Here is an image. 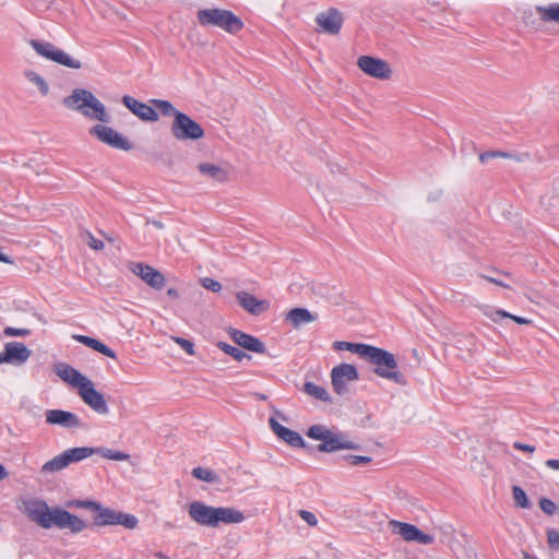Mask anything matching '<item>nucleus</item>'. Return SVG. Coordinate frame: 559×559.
Masks as SVG:
<instances>
[{"instance_id": "20e7f679", "label": "nucleus", "mask_w": 559, "mask_h": 559, "mask_svg": "<svg viewBox=\"0 0 559 559\" xmlns=\"http://www.w3.org/2000/svg\"><path fill=\"white\" fill-rule=\"evenodd\" d=\"M372 366V371L380 378L392 381L399 385H406V377L399 370L395 356L380 347L372 346L365 359Z\"/></svg>"}, {"instance_id": "5701e85b", "label": "nucleus", "mask_w": 559, "mask_h": 559, "mask_svg": "<svg viewBox=\"0 0 559 559\" xmlns=\"http://www.w3.org/2000/svg\"><path fill=\"white\" fill-rule=\"evenodd\" d=\"M236 298L239 301L240 306L250 314L258 316L264 312L269 304L265 300H259L253 295L247 292H238L236 294Z\"/></svg>"}, {"instance_id": "58836bf2", "label": "nucleus", "mask_w": 559, "mask_h": 559, "mask_svg": "<svg viewBox=\"0 0 559 559\" xmlns=\"http://www.w3.org/2000/svg\"><path fill=\"white\" fill-rule=\"evenodd\" d=\"M68 506L87 509L95 513L97 512V510H100V503L92 500H74L70 502Z\"/></svg>"}, {"instance_id": "3c124183", "label": "nucleus", "mask_w": 559, "mask_h": 559, "mask_svg": "<svg viewBox=\"0 0 559 559\" xmlns=\"http://www.w3.org/2000/svg\"><path fill=\"white\" fill-rule=\"evenodd\" d=\"M513 447L516 450L525 451V452H528V453H533L535 451V447L534 445L522 443V442H514Z\"/></svg>"}, {"instance_id": "6e6552de", "label": "nucleus", "mask_w": 559, "mask_h": 559, "mask_svg": "<svg viewBox=\"0 0 559 559\" xmlns=\"http://www.w3.org/2000/svg\"><path fill=\"white\" fill-rule=\"evenodd\" d=\"M170 132L179 141H197L204 136L203 128L183 112L176 116L171 123Z\"/></svg>"}, {"instance_id": "a211bd4d", "label": "nucleus", "mask_w": 559, "mask_h": 559, "mask_svg": "<svg viewBox=\"0 0 559 559\" xmlns=\"http://www.w3.org/2000/svg\"><path fill=\"white\" fill-rule=\"evenodd\" d=\"M53 370L56 374L66 383L78 389V392L90 381L84 374L74 369L72 366L59 362L55 365Z\"/></svg>"}, {"instance_id": "37998d69", "label": "nucleus", "mask_w": 559, "mask_h": 559, "mask_svg": "<svg viewBox=\"0 0 559 559\" xmlns=\"http://www.w3.org/2000/svg\"><path fill=\"white\" fill-rule=\"evenodd\" d=\"M495 157H504V158H510L511 157V154L509 153H506V152H501V151H488V152H484L479 155V160L481 163H486L488 162L490 158H495Z\"/></svg>"}, {"instance_id": "e433bc0d", "label": "nucleus", "mask_w": 559, "mask_h": 559, "mask_svg": "<svg viewBox=\"0 0 559 559\" xmlns=\"http://www.w3.org/2000/svg\"><path fill=\"white\" fill-rule=\"evenodd\" d=\"M495 322L499 321L500 319L502 318H509V319H512L514 322L519 323V324H530L532 321L526 319V318H523V317H518V316H513L504 310H496L492 314L489 316Z\"/></svg>"}, {"instance_id": "b1692460", "label": "nucleus", "mask_w": 559, "mask_h": 559, "mask_svg": "<svg viewBox=\"0 0 559 559\" xmlns=\"http://www.w3.org/2000/svg\"><path fill=\"white\" fill-rule=\"evenodd\" d=\"M318 319L317 313H311L306 308H294L286 314V321L289 322L295 329L304 324L311 323Z\"/></svg>"}, {"instance_id": "dca6fc26", "label": "nucleus", "mask_w": 559, "mask_h": 559, "mask_svg": "<svg viewBox=\"0 0 559 559\" xmlns=\"http://www.w3.org/2000/svg\"><path fill=\"white\" fill-rule=\"evenodd\" d=\"M189 518L201 526L212 527L215 515V507L202 501H192L188 504Z\"/></svg>"}, {"instance_id": "423d86ee", "label": "nucleus", "mask_w": 559, "mask_h": 559, "mask_svg": "<svg viewBox=\"0 0 559 559\" xmlns=\"http://www.w3.org/2000/svg\"><path fill=\"white\" fill-rule=\"evenodd\" d=\"M198 21L202 26H215L230 34L243 27L242 21L231 11L218 8L199 10Z\"/></svg>"}, {"instance_id": "680f3d73", "label": "nucleus", "mask_w": 559, "mask_h": 559, "mask_svg": "<svg viewBox=\"0 0 559 559\" xmlns=\"http://www.w3.org/2000/svg\"><path fill=\"white\" fill-rule=\"evenodd\" d=\"M258 397H259L260 400H265V399H266V396H265L264 394H258Z\"/></svg>"}, {"instance_id": "4be33fe9", "label": "nucleus", "mask_w": 559, "mask_h": 559, "mask_svg": "<svg viewBox=\"0 0 559 559\" xmlns=\"http://www.w3.org/2000/svg\"><path fill=\"white\" fill-rule=\"evenodd\" d=\"M245 521V515L241 511L228 507H215V515L212 527H217L219 524H238Z\"/></svg>"}, {"instance_id": "ddd939ff", "label": "nucleus", "mask_w": 559, "mask_h": 559, "mask_svg": "<svg viewBox=\"0 0 559 559\" xmlns=\"http://www.w3.org/2000/svg\"><path fill=\"white\" fill-rule=\"evenodd\" d=\"M83 402L99 415H107L109 408L105 396L94 388V383L90 380L78 392Z\"/></svg>"}, {"instance_id": "f704fd0d", "label": "nucleus", "mask_w": 559, "mask_h": 559, "mask_svg": "<svg viewBox=\"0 0 559 559\" xmlns=\"http://www.w3.org/2000/svg\"><path fill=\"white\" fill-rule=\"evenodd\" d=\"M191 474L194 478L210 484L216 483L218 480L215 472L209 468H203L201 466L194 467Z\"/></svg>"}, {"instance_id": "7ed1b4c3", "label": "nucleus", "mask_w": 559, "mask_h": 559, "mask_svg": "<svg viewBox=\"0 0 559 559\" xmlns=\"http://www.w3.org/2000/svg\"><path fill=\"white\" fill-rule=\"evenodd\" d=\"M62 104L68 109L78 111L87 119L104 123L110 121V116L105 105L92 92L85 88H74L69 96L63 98Z\"/></svg>"}, {"instance_id": "ea45409f", "label": "nucleus", "mask_w": 559, "mask_h": 559, "mask_svg": "<svg viewBox=\"0 0 559 559\" xmlns=\"http://www.w3.org/2000/svg\"><path fill=\"white\" fill-rule=\"evenodd\" d=\"M372 345L362 344V343H352L348 352L357 354L360 358L366 359L368 356Z\"/></svg>"}, {"instance_id": "f3484780", "label": "nucleus", "mask_w": 559, "mask_h": 559, "mask_svg": "<svg viewBox=\"0 0 559 559\" xmlns=\"http://www.w3.org/2000/svg\"><path fill=\"white\" fill-rule=\"evenodd\" d=\"M316 22L322 32L330 35H336L342 28L343 16L337 9L330 8L329 10L319 13L316 17Z\"/></svg>"}, {"instance_id": "1a4fd4ad", "label": "nucleus", "mask_w": 559, "mask_h": 559, "mask_svg": "<svg viewBox=\"0 0 559 559\" xmlns=\"http://www.w3.org/2000/svg\"><path fill=\"white\" fill-rule=\"evenodd\" d=\"M358 379V370L352 364H341L335 366L331 371V383L333 390L338 395L346 394L348 392L347 383L357 381Z\"/></svg>"}, {"instance_id": "4468645a", "label": "nucleus", "mask_w": 559, "mask_h": 559, "mask_svg": "<svg viewBox=\"0 0 559 559\" xmlns=\"http://www.w3.org/2000/svg\"><path fill=\"white\" fill-rule=\"evenodd\" d=\"M31 354L32 352L23 343L9 342L0 353V365H22L31 357Z\"/></svg>"}, {"instance_id": "0eeeda50", "label": "nucleus", "mask_w": 559, "mask_h": 559, "mask_svg": "<svg viewBox=\"0 0 559 559\" xmlns=\"http://www.w3.org/2000/svg\"><path fill=\"white\" fill-rule=\"evenodd\" d=\"M29 45L39 56L47 60L53 61L70 69L82 68V63L79 60L74 59L69 53L56 47L49 41L32 39Z\"/></svg>"}, {"instance_id": "c756f323", "label": "nucleus", "mask_w": 559, "mask_h": 559, "mask_svg": "<svg viewBox=\"0 0 559 559\" xmlns=\"http://www.w3.org/2000/svg\"><path fill=\"white\" fill-rule=\"evenodd\" d=\"M115 510L104 508L100 504V510H97L94 516V524L97 526L114 525Z\"/></svg>"}, {"instance_id": "bf43d9fd", "label": "nucleus", "mask_w": 559, "mask_h": 559, "mask_svg": "<svg viewBox=\"0 0 559 559\" xmlns=\"http://www.w3.org/2000/svg\"><path fill=\"white\" fill-rule=\"evenodd\" d=\"M523 559H537L535 556L528 554L527 551H522Z\"/></svg>"}, {"instance_id": "603ef678", "label": "nucleus", "mask_w": 559, "mask_h": 559, "mask_svg": "<svg viewBox=\"0 0 559 559\" xmlns=\"http://www.w3.org/2000/svg\"><path fill=\"white\" fill-rule=\"evenodd\" d=\"M350 345H352V342L336 341L333 343V348L336 350H348Z\"/></svg>"}, {"instance_id": "c03bdc74", "label": "nucleus", "mask_w": 559, "mask_h": 559, "mask_svg": "<svg viewBox=\"0 0 559 559\" xmlns=\"http://www.w3.org/2000/svg\"><path fill=\"white\" fill-rule=\"evenodd\" d=\"M201 285L213 293H218L222 289V284L214 278L204 277L201 280Z\"/></svg>"}, {"instance_id": "cd10ccee", "label": "nucleus", "mask_w": 559, "mask_h": 559, "mask_svg": "<svg viewBox=\"0 0 559 559\" xmlns=\"http://www.w3.org/2000/svg\"><path fill=\"white\" fill-rule=\"evenodd\" d=\"M304 392L319 401L326 403L331 402V396L325 390V388L313 382H306L304 384Z\"/></svg>"}, {"instance_id": "9b49d317", "label": "nucleus", "mask_w": 559, "mask_h": 559, "mask_svg": "<svg viewBox=\"0 0 559 559\" xmlns=\"http://www.w3.org/2000/svg\"><path fill=\"white\" fill-rule=\"evenodd\" d=\"M357 66L364 73L378 80H389L392 76L389 62L377 57L360 56Z\"/></svg>"}, {"instance_id": "c85d7f7f", "label": "nucleus", "mask_w": 559, "mask_h": 559, "mask_svg": "<svg viewBox=\"0 0 559 559\" xmlns=\"http://www.w3.org/2000/svg\"><path fill=\"white\" fill-rule=\"evenodd\" d=\"M542 21L559 23V3H552L548 7H537Z\"/></svg>"}, {"instance_id": "c9c22d12", "label": "nucleus", "mask_w": 559, "mask_h": 559, "mask_svg": "<svg viewBox=\"0 0 559 559\" xmlns=\"http://www.w3.org/2000/svg\"><path fill=\"white\" fill-rule=\"evenodd\" d=\"M512 495H513V500H514V503L516 507L522 508V509L531 508V501L527 498L525 491L521 487L513 486Z\"/></svg>"}, {"instance_id": "13d9d810", "label": "nucleus", "mask_w": 559, "mask_h": 559, "mask_svg": "<svg viewBox=\"0 0 559 559\" xmlns=\"http://www.w3.org/2000/svg\"><path fill=\"white\" fill-rule=\"evenodd\" d=\"M155 557H156L157 559H170L168 556H166L165 554H163V552H160V551H157V552L155 554Z\"/></svg>"}, {"instance_id": "4d7b16f0", "label": "nucleus", "mask_w": 559, "mask_h": 559, "mask_svg": "<svg viewBox=\"0 0 559 559\" xmlns=\"http://www.w3.org/2000/svg\"><path fill=\"white\" fill-rule=\"evenodd\" d=\"M8 475L9 474H8L7 469H5V467L2 464H0V480L7 478Z\"/></svg>"}, {"instance_id": "473e14b6", "label": "nucleus", "mask_w": 559, "mask_h": 559, "mask_svg": "<svg viewBox=\"0 0 559 559\" xmlns=\"http://www.w3.org/2000/svg\"><path fill=\"white\" fill-rule=\"evenodd\" d=\"M217 347L239 362L242 361L243 359H251V357L248 354H246L238 347L227 344L225 342H218Z\"/></svg>"}, {"instance_id": "2f4dec72", "label": "nucleus", "mask_w": 559, "mask_h": 559, "mask_svg": "<svg viewBox=\"0 0 559 559\" xmlns=\"http://www.w3.org/2000/svg\"><path fill=\"white\" fill-rule=\"evenodd\" d=\"M139 521L134 515L115 510L114 525H121L126 528L133 530L136 527Z\"/></svg>"}, {"instance_id": "9d476101", "label": "nucleus", "mask_w": 559, "mask_h": 559, "mask_svg": "<svg viewBox=\"0 0 559 559\" xmlns=\"http://www.w3.org/2000/svg\"><path fill=\"white\" fill-rule=\"evenodd\" d=\"M90 134L96 136L100 142L121 151L132 150V143L119 132L105 124H95L90 129Z\"/></svg>"}, {"instance_id": "2eb2a0df", "label": "nucleus", "mask_w": 559, "mask_h": 559, "mask_svg": "<svg viewBox=\"0 0 559 559\" xmlns=\"http://www.w3.org/2000/svg\"><path fill=\"white\" fill-rule=\"evenodd\" d=\"M130 270L152 288L162 289L166 283L165 276L147 264L134 262L131 263Z\"/></svg>"}, {"instance_id": "a878e982", "label": "nucleus", "mask_w": 559, "mask_h": 559, "mask_svg": "<svg viewBox=\"0 0 559 559\" xmlns=\"http://www.w3.org/2000/svg\"><path fill=\"white\" fill-rule=\"evenodd\" d=\"M389 527L391 528L392 533L403 537V539L406 542H415L419 532V528H417L415 525L396 520H391L389 522Z\"/></svg>"}, {"instance_id": "052dcab7", "label": "nucleus", "mask_w": 559, "mask_h": 559, "mask_svg": "<svg viewBox=\"0 0 559 559\" xmlns=\"http://www.w3.org/2000/svg\"><path fill=\"white\" fill-rule=\"evenodd\" d=\"M152 224L158 228V229H163L164 228V224L159 221H153Z\"/></svg>"}, {"instance_id": "6ab92c4d", "label": "nucleus", "mask_w": 559, "mask_h": 559, "mask_svg": "<svg viewBox=\"0 0 559 559\" xmlns=\"http://www.w3.org/2000/svg\"><path fill=\"white\" fill-rule=\"evenodd\" d=\"M122 104L139 119L147 122H155L158 120L156 110L145 103H142L131 96H123Z\"/></svg>"}, {"instance_id": "f257e3e1", "label": "nucleus", "mask_w": 559, "mask_h": 559, "mask_svg": "<svg viewBox=\"0 0 559 559\" xmlns=\"http://www.w3.org/2000/svg\"><path fill=\"white\" fill-rule=\"evenodd\" d=\"M23 504L27 518L43 528L56 526L60 530L69 528L72 533H80L87 527L86 522L79 516L59 508L51 510L41 499H28Z\"/></svg>"}, {"instance_id": "49530a36", "label": "nucleus", "mask_w": 559, "mask_h": 559, "mask_svg": "<svg viewBox=\"0 0 559 559\" xmlns=\"http://www.w3.org/2000/svg\"><path fill=\"white\" fill-rule=\"evenodd\" d=\"M547 542L550 548H559V531L556 528H549L547 531Z\"/></svg>"}, {"instance_id": "4c0bfd02", "label": "nucleus", "mask_w": 559, "mask_h": 559, "mask_svg": "<svg viewBox=\"0 0 559 559\" xmlns=\"http://www.w3.org/2000/svg\"><path fill=\"white\" fill-rule=\"evenodd\" d=\"M538 504L542 511L547 515H555L559 512V506L551 499L543 497L539 499Z\"/></svg>"}, {"instance_id": "5fc2aeb1", "label": "nucleus", "mask_w": 559, "mask_h": 559, "mask_svg": "<svg viewBox=\"0 0 559 559\" xmlns=\"http://www.w3.org/2000/svg\"><path fill=\"white\" fill-rule=\"evenodd\" d=\"M484 278L487 280L490 283L496 284V285H499V286H502V287H506V288L508 287V285H506L504 283H502V282H500V281H498L496 278H492V277H489V276H484Z\"/></svg>"}, {"instance_id": "7c9ffc66", "label": "nucleus", "mask_w": 559, "mask_h": 559, "mask_svg": "<svg viewBox=\"0 0 559 559\" xmlns=\"http://www.w3.org/2000/svg\"><path fill=\"white\" fill-rule=\"evenodd\" d=\"M25 78L37 86L38 91L43 96H46L49 93V86L46 80L39 75L37 72L33 70H26L24 72Z\"/></svg>"}, {"instance_id": "72a5a7b5", "label": "nucleus", "mask_w": 559, "mask_h": 559, "mask_svg": "<svg viewBox=\"0 0 559 559\" xmlns=\"http://www.w3.org/2000/svg\"><path fill=\"white\" fill-rule=\"evenodd\" d=\"M151 103L159 110L164 117L173 116L176 119L178 114L181 111L177 110L169 100L164 99H151Z\"/></svg>"}, {"instance_id": "864d4df0", "label": "nucleus", "mask_w": 559, "mask_h": 559, "mask_svg": "<svg viewBox=\"0 0 559 559\" xmlns=\"http://www.w3.org/2000/svg\"><path fill=\"white\" fill-rule=\"evenodd\" d=\"M546 466L552 469H559V460L550 459L545 462Z\"/></svg>"}, {"instance_id": "aec40b11", "label": "nucleus", "mask_w": 559, "mask_h": 559, "mask_svg": "<svg viewBox=\"0 0 559 559\" xmlns=\"http://www.w3.org/2000/svg\"><path fill=\"white\" fill-rule=\"evenodd\" d=\"M229 336L238 346L243 349L257 354H264L266 352L264 343L253 335L247 334L236 329H230Z\"/></svg>"}, {"instance_id": "bb28decb", "label": "nucleus", "mask_w": 559, "mask_h": 559, "mask_svg": "<svg viewBox=\"0 0 559 559\" xmlns=\"http://www.w3.org/2000/svg\"><path fill=\"white\" fill-rule=\"evenodd\" d=\"M73 338L75 341H78L79 343L103 354L106 357H109L112 359L117 358L116 353L111 348H109L107 345H105L104 343H102L100 341H98L96 338H93V337H90L86 335H80V334L73 335Z\"/></svg>"}, {"instance_id": "39448f33", "label": "nucleus", "mask_w": 559, "mask_h": 559, "mask_svg": "<svg viewBox=\"0 0 559 559\" xmlns=\"http://www.w3.org/2000/svg\"><path fill=\"white\" fill-rule=\"evenodd\" d=\"M306 436L312 440L322 441L318 444L320 452H336L340 450H358L359 445L344 437L341 432H334L323 425H312L306 431Z\"/></svg>"}, {"instance_id": "de8ad7c7", "label": "nucleus", "mask_w": 559, "mask_h": 559, "mask_svg": "<svg viewBox=\"0 0 559 559\" xmlns=\"http://www.w3.org/2000/svg\"><path fill=\"white\" fill-rule=\"evenodd\" d=\"M84 236L86 238L87 245L94 250H102L104 248V242L102 240L96 239L90 231H85Z\"/></svg>"}, {"instance_id": "393cba45", "label": "nucleus", "mask_w": 559, "mask_h": 559, "mask_svg": "<svg viewBox=\"0 0 559 559\" xmlns=\"http://www.w3.org/2000/svg\"><path fill=\"white\" fill-rule=\"evenodd\" d=\"M198 170L201 173V175L217 182H225L228 180V170L225 167L216 164L201 163L198 165Z\"/></svg>"}, {"instance_id": "f8f14e48", "label": "nucleus", "mask_w": 559, "mask_h": 559, "mask_svg": "<svg viewBox=\"0 0 559 559\" xmlns=\"http://www.w3.org/2000/svg\"><path fill=\"white\" fill-rule=\"evenodd\" d=\"M46 423L64 429H86L87 426L74 413L63 409H48L45 413Z\"/></svg>"}, {"instance_id": "6e6d98bb", "label": "nucleus", "mask_w": 559, "mask_h": 559, "mask_svg": "<svg viewBox=\"0 0 559 559\" xmlns=\"http://www.w3.org/2000/svg\"><path fill=\"white\" fill-rule=\"evenodd\" d=\"M167 295L171 298V299H177L179 297V294L177 292V289L175 288H168L167 289Z\"/></svg>"}, {"instance_id": "09e8293b", "label": "nucleus", "mask_w": 559, "mask_h": 559, "mask_svg": "<svg viewBox=\"0 0 559 559\" xmlns=\"http://www.w3.org/2000/svg\"><path fill=\"white\" fill-rule=\"evenodd\" d=\"M299 516L310 526H316L318 523L317 516L310 511L300 510Z\"/></svg>"}, {"instance_id": "f03ea898", "label": "nucleus", "mask_w": 559, "mask_h": 559, "mask_svg": "<svg viewBox=\"0 0 559 559\" xmlns=\"http://www.w3.org/2000/svg\"><path fill=\"white\" fill-rule=\"evenodd\" d=\"M93 454H98L103 459L112 461H128L130 455L120 451L107 449V448H91V447H79L71 448L53 459L46 462L41 467V473H57L72 463H78L84 459L90 457Z\"/></svg>"}, {"instance_id": "79ce46f5", "label": "nucleus", "mask_w": 559, "mask_h": 559, "mask_svg": "<svg viewBox=\"0 0 559 559\" xmlns=\"http://www.w3.org/2000/svg\"><path fill=\"white\" fill-rule=\"evenodd\" d=\"M3 334L7 337H26V336L31 335V330L7 326L3 330Z\"/></svg>"}, {"instance_id": "8fccbe9b", "label": "nucleus", "mask_w": 559, "mask_h": 559, "mask_svg": "<svg viewBox=\"0 0 559 559\" xmlns=\"http://www.w3.org/2000/svg\"><path fill=\"white\" fill-rule=\"evenodd\" d=\"M415 542H417L420 545H432L435 543V537L419 530Z\"/></svg>"}, {"instance_id": "a18cd8bd", "label": "nucleus", "mask_w": 559, "mask_h": 559, "mask_svg": "<svg viewBox=\"0 0 559 559\" xmlns=\"http://www.w3.org/2000/svg\"><path fill=\"white\" fill-rule=\"evenodd\" d=\"M173 340L189 355H194V345L191 341L183 337H173Z\"/></svg>"}, {"instance_id": "a19ab883", "label": "nucleus", "mask_w": 559, "mask_h": 559, "mask_svg": "<svg viewBox=\"0 0 559 559\" xmlns=\"http://www.w3.org/2000/svg\"><path fill=\"white\" fill-rule=\"evenodd\" d=\"M342 459L346 461L350 466L366 465L372 461L370 456L365 455H344Z\"/></svg>"}, {"instance_id": "412c9836", "label": "nucleus", "mask_w": 559, "mask_h": 559, "mask_svg": "<svg viewBox=\"0 0 559 559\" xmlns=\"http://www.w3.org/2000/svg\"><path fill=\"white\" fill-rule=\"evenodd\" d=\"M270 427L274 435L289 444L293 448H305L306 442L304 438L297 431L290 430L280 423H277L273 417L269 419Z\"/></svg>"}]
</instances>
